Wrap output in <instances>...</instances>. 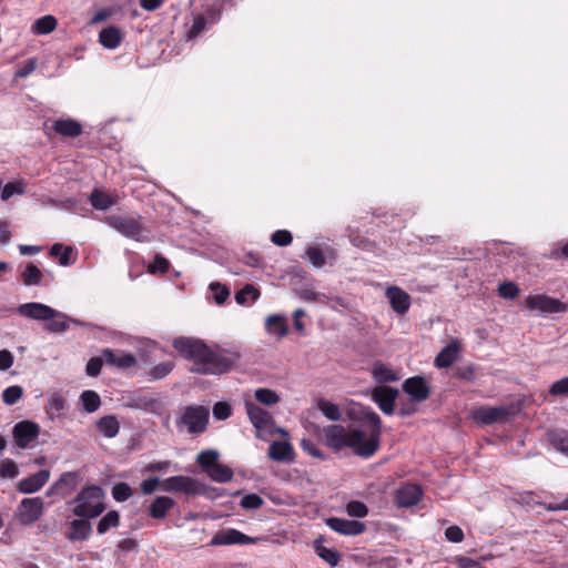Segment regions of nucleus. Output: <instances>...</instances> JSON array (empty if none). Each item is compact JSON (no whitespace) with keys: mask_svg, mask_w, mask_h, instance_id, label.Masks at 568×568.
<instances>
[{"mask_svg":"<svg viewBox=\"0 0 568 568\" xmlns=\"http://www.w3.org/2000/svg\"><path fill=\"white\" fill-rule=\"evenodd\" d=\"M99 432L106 438H113L119 434L120 423L114 415H106L97 422Z\"/></svg>","mask_w":568,"mask_h":568,"instance_id":"nucleus-29","label":"nucleus"},{"mask_svg":"<svg viewBox=\"0 0 568 568\" xmlns=\"http://www.w3.org/2000/svg\"><path fill=\"white\" fill-rule=\"evenodd\" d=\"M108 222L118 232L134 240H139L142 233L141 223L130 216H110Z\"/></svg>","mask_w":568,"mask_h":568,"instance_id":"nucleus-13","label":"nucleus"},{"mask_svg":"<svg viewBox=\"0 0 568 568\" xmlns=\"http://www.w3.org/2000/svg\"><path fill=\"white\" fill-rule=\"evenodd\" d=\"M454 377L471 383L476 378V368L473 364L458 366L454 371Z\"/></svg>","mask_w":568,"mask_h":568,"instance_id":"nucleus-50","label":"nucleus"},{"mask_svg":"<svg viewBox=\"0 0 568 568\" xmlns=\"http://www.w3.org/2000/svg\"><path fill=\"white\" fill-rule=\"evenodd\" d=\"M210 418V410L202 405H190L184 408L183 414L176 422L184 425L190 434H202L206 430Z\"/></svg>","mask_w":568,"mask_h":568,"instance_id":"nucleus-4","label":"nucleus"},{"mask_svg":"<svg viewBox=\"0 0 568 568\" xmlns=\"http://www.w3.org/2000/svg\"><path fill=\"white\" fill-rule=\"evenodd\" d=\"M92 532V525L90 519L79 518L69 523V528L65 532V538L70 541H81L90 537Z\"/></svg>","mask_w":568,"mask_h":568,"instance_id":"nucleus-22","label":"nucleus"},{"mask_svg":"<svg viewBox=\"0 0 568 568\" xmlns=\"http://www.w3.org/2000/svg\"><path fill=\"white\" fill-rule=\"evenodd\" d=\"M325 523L332 530L345 536H357L366 530V525L358 520L329 517Z\"/></svg>","mask_w":568,"mask_h":568,"instance_id":"nucleus-14","label":"nucleus"},{"mask_svg":"<svg viewBox=\"0 0 568 568\" xmlns=\"http://www.w3.org/2000/svg\"><path fill=\"white\" fill-rule=\"evenodd\" d=\"M39 434L40 426L31 420L19 422L12 429L14 443L21 449L30 447L31 443L38 438Z\"/></svg>","mask_w":568,"mask_h":568,"instance_id":"nucleus-7","label":"nucleus"},{"mask_svg":"<svg viewBox=\"0 0 568 568\" xmlns=\"http://www.w3.org/2000/svg\"><path fill=\"white\" fill-rule=\"evenodd\" d=\"M398 396V390L389 386H379L373 389L372 398L378 405L379 409L386 414L394 413L395 402Z\"/></svg>","mask_w":568,"mask_h":568,"instance_id":"nucleus-11","label":"nucleus"},{"mask_svg":"<svg viewBox=\"0 0 568 568\" xmlns=\"http://www.w3.org/2000/svg\"><path fill=\"white\" fill-rule=\"evenodd\" d=\"M19 475V469L17 464L6 458L0 463V476L2 478H16Z\"/></svg>","mask_w":568,"mask_h":568,"instance_id":"nucleus-52","label":"nucleus"},{"mask_svg":"<svg viewBox=\"0 0 568 568\" xmlns=\"http://www.w3.org/2000/svg\"><path fill=\"white\" fill-rule=\"evenodd\" d=\"M386 297L388 298L392 310L399 316L408 312L412 298L406 291L398 286H390L386 290Z\"/></svg>","mask_w":568,"mask_h":568,"instance_id":"nucleus-18","label":"nucleus"},{"mask_svg":"<svg viewBox=\"0 0 568 568\" xmlns=\"http://www.w3.org/2000/svg\"><path fill=\"white\" fill-rule=\"evenodd\" d=\"M42 205H51L57 206L63 210H72L75 206V200L67 199V200H55L49 196H42L40 200Z\"/></svg>","mask_w":568,"mask_h":568,"instance_id":"nucleus-57","label":"nucleus"},{"mask_svg":"<svg viewBox=\"0 0 568 568\" xmlns=\"http://www.w3.org/2000/svg\"><path fill=\"white\" fill-rule=\"evenodd\" d=\"M103 357H92L89 359L85 366V373L91 377H97L101 373L103 366Z\"/></svg>","mask_w":568,"mask_h":568,"instance_id":"nucleus-61","label":"nucleus"},{"mask_svg":"<svg viewBox=\"0 0 568 568\" xmlns=\"http://www.w3.org/2000/svg\"><path fill=\"white\" fill-rule=\"evenodd\" d=\"M174 367V364L172 362H163L150 369L148 375L150 376L151 381H159L168 376Z\"/></svg>","mask_w":568,"mask_h":568,"instance_id":"nucleus-46","label":"nucleus"},{"mask_svg":"<svg viewBox=\"0 0 568 568\" xmlns=\"http://www.w3.org/2000/svg\"><path fill=\"white\" fill-rule=\"evenodd\" d=\"M424 493L419 485L405 484L395 493V503L400 508H409L419 503Z\"/></svg>","mask_w":568,"mask_h":568,"instance_id":"nucleus-12","label":"nucleus"},{"mask_svg":"<svg viewBox=\"0 0 568 568\" xmlns=\"http://www.w3.org/2000/svg\"><path fill=\"white\" fill-rule=\"evenodd\" d=\"M498 294L504 298L513 300L519 294V288L513 282H505L498 286Z\"/></svg>","mask_w":568,"mask_h":568,"instance_id":"nucleus-59","label":"nucleus"},{"mask_svg":"<svg viewBox=\"0 0 568 568\" xmlns=\"http://www.w3.org/2000/svg\"><path fill=\"white\" fill-rule=\"evenodd\" d=\"M232 415V407L226 402H217L213 406V416L217 420H225Z\"/></svg>","mask_w":568,"mask_h":568,"instance_id":"nucleus-56","label":"nucleus"},{"mask_svg":"<svg viewBox=\"0 0 568 568\" xmlns=\"http://www.w3.org/2000/svg\"><path fill=\"white\" fill-rule=\"evenodd\" d=\"M170 262L161 254H155L152 263L148 265V272L152 275H164L170 270Z\"/></svg>","mask_w":568,"mask_h":568,"instance_id":"nucleus-43","label":"nucleus"},{"mask_svg":"<svg viewBox=\"0 0 568 568\" xmlns=\"http://www.w3.org/2000/svg\"><path fill=\"white\" fill-rule=\"evenodd\" d=\"M120 523V515L116 510L108 511L98 523L97 531L100 535L105 534L111 528L118 527Z\"/></svg>","mask_w":568,"mask_h":568,"instance_id":"nucleus-39","label":"nucleus"},{"mask_svg":"<svg viewBox=\"0 0 568 568\" xmlns=\"http://www.w3.org/2000/svg\"><path fill=\"white\" fill-rule=\"evenodd\" d=\"M23 395V388L19 385L7 387L2 393V400L7 405L16 404Z\"/></svg>","mask_w":568,"mask_h":568,"instance_id":"nucleus-48","label":"nucleus"},{"mask_svg":"<svg viewBox=\"0 0 568 568\" xmlns=\"http://www.w3.org/2000/svg\"><path fill=\"white\" fill-rule=\"evenodd\" d=\"M72 253H73V247L72 246H64L61 243L53 244L51 246L50 251H49V255L52 256V257H58L59 258V263L62 266H68V265H70L72 263L71 262V254Z\"/></svg>","mask_w":568,"mask_h":568,"instance_id":"nucleus-35","label":"nucleus"},{"mask_svg":"<svg viewBox=\"0 0 568 568\" xmlns=\"http://www.w3.org/2000/svg\"><path fill=\"white\" fill-rule=\"evenodd\" d=\"M43 500L40 497L24 498L18 507V519L22 525L36 523L43 513Z\"/></svg>","mask_w":568,"mask_h":568,"instance_id":"nucleus-9","label":"nucleus"},{"mask_svg":"<svg viewBox=\"0 0 568 568\" xmlns=\"http://www.w3.org/2000/svg\"><path fill=\"white\" fill-rule=\"evenodd\" d=\"M69 317L58 312V315L45 323L44 328L49 332L62 333L69 328Z\"/></svg>","mask_w":568,"mask_h":568,"instance_id":"nucleus-44","label":"nucleus"},{"mask_svg":"<svg viewBox=\"0 0 568 568\" xmlns=\"http://www.w3.org/2000/svg\"><path fill=\"white\" fill-rule=\"evenodd\" d=\"M1 200L8 201L13 194H22L23 187L20 183L9 182L3 187H1Z\"/></svg>","mask_w":568,"mask_h":568,"instance_id":"nucleus-62","label":"nucleus"},{"mask_svg":"<svg viewBox=\"0 0 568 568\" xmlns=\"http://www.w3.org/2000/svg\"><path fill=\"white\" fill-rule=\"evenodd\" d=\"M306 255H307L308 261L315 267H322L326 262L323 251L317 246H310L306 250Z\"/></svg>","mask_w":568,"mask_h":568,"instance_id":"nucleus-53","label":"nucleus"},{"mask_svg":"<svg viewBox=\"0 0 568 568\" xmlns=\"http://www.w3.org/2000/svg\"><path fill=\"white\" fill-rule=\"evenodd\" d=\"M525 307L529 311H539L541 313H561L566 311V304L558 298L545 294L528 295L525 300Z\"/></svg>","mask_w":568,"mask_h":568,"instance_id":"nucleus-6","label":"nucleus"},{"mask_svg":"<svg viewBox=\"0 0 568 568\" xmlns=\"http://www.w3.org/2000/svg\"><path fill=\"white\" fill-rule=\"evenodd\" d=\"M268 457L277 463H292L295 458L293 446L287 442L275 440L268 447Z\"/></svg>","mask_w":568,"mask_h":568,"instance_id":"nucleus-23","label":"nucleus"},{"mask_svg":"<svg viewBox=\"0 0 568 568\" xmlns=\"http://www.w3.org/2000/svg\"><path fill=\"white\" fill-rule=\"evenodd\" d=\"M49 478L50 471L48 469H41L38 473L20 480L17 488L22 494H32L40 490L47 484Z\"/></svg>","mask_w":568,"mask_h":568,"instance_id":"nucleus-20","label":"nucleus"},{"mask_svg":"<svg viewBox=\"0 0 568 568\" xmlns=\"http://www.w3.org/2000/svg\"><path fill=\"white\" fill-rule=\"evenodd\" d=\"M175 507V501L169 496L155 497L148 508V515L156 520L164 519Z\"/></svg>","mask_w":568,"mask_h":568,"instance_id":"nucleus-24","label":"nucleus"},{"mask_svg":"<svg viewBox=\"0 0 568 568\" xmlns=\"http://www.w3.org/2000/svg\"><path fill=\"white\" fill-rule=\"evenodd\" d=\"M324 538L321 536L314 541V550L316 555L327 562L331 567H335L341 560V554L334 548H327L323 545Z\"/></svg>","mask_w":568,"mask_h":568,"instance_id":"nucleus-28","label":"nucleus"},{"mask_svg":"<svg viewBox=\"0 0 568 568\" xmlns=\"http://www.w3.org/2000/svg\"><path fill=\"white\" fill-rule=\"evenodd\" d=\"M266 329L270 334L275 335L278 339L287 335V324L285 317L281 315H270L265 322Z\"/></svg>","mask_w":568,"mask_h":568,"instance_id":"nucleus-31","label":"nucleus"},{"mask_svg":"<svg viewBox=\"0 0 568 568\" xmlns=\"http://www.w3.org/2000/svg\"><path fill=\"white\" fill-rule=\"evenodd\" d=\"M161 483L162 481H160V479L158 477H150L148 479H144L140 484L141 491L144 495H151V494H153L156 490V488L159 486H161Z\"/></svg>","mask_w":568,"mask_h":568,"instance_id":"nucleus-63","label":"nucleus"},{"mask_svg":"<svg viewBox=\"0 0 568 568\" xmlns=\"http://www.w3.org/2000/svg\"><path fill=\"white\" fill-rule=\"evenodd\" d=\"M206 18L203 14H197L194 17L193 23L186 33V38L189 40L195 39L200 36L206 28Z\"/></svg>","mask_w":568,"mask_h":568,"instance_id":"nucleus-49","label":"nucleus"},{"mask_svg":"<svg viewBox=\"0 0 568 568\" xmlns=\"http://www.w3.org/2000/svg\"><path fill=\"white\" fill-rule=\"evenodd\" d=\"M245 410L251 423L257 430H268L274 425L272 415L258 405L246 400Z\"/></svg>","mask_w":568,"mask_h":568,"instance_id":"nucleus-16","label":"nucleus"},{"mask_svg":"<svg viewBox=\"0 0 568 568\" xmlns=\"http://www.w3.org/2000/svg\"><path fill=\"white\" fill-rule=\"evenodd\" d=\"M102 357L108 365L122 369L132 367L136 364L135 356L132 353H125L123 351L105 348L102 351Z\"/></svg>","mask_w":568,"mask_h":568,"instance_id":"nucleus-21","label":"nucleus"},{"mask_svg":"<svg viewBox=\"0 0 568 568\" xmlns=\"http://www.w3.org/2000/svg\"><path fill=\"white\" fill-rule=\"evenodd\" d=\"M549 443L560 453L568 456V432L555 430L548 434Z\"/></svg>","mask_w":568,"mask_h":568,"instance_id":"nucleus-40","label":"nucleus"},{"mask_svg":"<svg viewBox=\"0 0 568 568\" xmlns=\"http://www.w3.org/2000/svg\"><path fill=\"white\" fill-rule=\"evenodd\" d=\"M219 452L209 449L201 452L196 457V462L202 470L207 474L219 463Z\"/></svg>","mask_w":568,"mask_h":568,"instance_id":"nucleus-37","label":"nucleus"},{"mask_svg":"<svg viewBox=\"0 0 568 568\" xmlns=\"http://www.w3.org/2000/svg\"><path fill=\"white\" fill-rule=\"evenodd\" d=\"M549 394L554 396H568V376L552 383Z\"/></svg>","mask_w":568,"mask_h":568,"instance_id":"nucleus-60","label":"nucleus"},{"mask_svg":"<svg viewBox=\"0 0 568 568\" xmlns=\"http://www.w3.org/2000/svg\"><path fill=\"white\" fill-rule=\"evenodd\" d=\"M124 40V32L116 26H108L99 32L100 44L109 50L116 49Z\"/></svg>","mask_w":568,"mask_h":568,"instance_id":"nucleus-25","label":"nucleus"},{"mask_svg":"<svg viewBox=\"0 0 568 568\" xmlns=\"http://www.w3.org/2000/svg\"><path fill=\"white\" fill-rule=\"evenodd\" d=\"M445 537L450 542H460L464 539V531L460 527L453 525L445 530Z\"/></svg>","mask_w":568,"mask_h":568,"instance_id":"nucleus-64","label":"nucleus"},{"mask_svg":"<svg viewBox=\"0 0 568 568\" xmlns=\"http://www.w3.org/2000/svg\"><path fill=\"white\" fill-rule=\"evenodd\" d=\"M346 513L351 517L363 518L367 516V506L359 500H352L346 505Z\"/></svg>","mask_w":568,"mask_h":568,"instance_id":"nucleus-51","label":"nucleus"},{"mask_svg":"<svg viewBox=\"0 0 568 568\" xmlns=\"http://www.w3.org/2000/svg\"><path fill=\"white\" fill-rule=\"evenodd\" d=\"M78 484V474L74 471L63 473L47 490V496L65 497Z\"/></svg>","mask_w":568,"mask_h":568,"instance_id":"nucleus-19","label":"nucleus"},{"mask_svg":"<svg viewBox=\"0 0 568 568\" xmlns=\"http://www.w3.org/2000/svg\"><path fill=\"white\" fill-rule=\"evenodd\" d=\"M18 313L37 321H49L58 315V312L52 307L36 302L21 304L18 307Z\"/></svg>","mask_w":568,"mask_h":568,"instance_id":"nucleus-17","label":"nucleus"},{"mask_svg":"<svg viewBox=\"0 0 568 568\" xmlns=\"http://www.w3.org/2000/svg\"><path fill=\"white\" fill-rule=\"evenodd\" d=\"M57 24L55 17L47 14L36 20L32 26V32L34 34H49L57 28Z\"/></svg>","mask_w":568,"mask_h":568,"instance_id":"nucleus-33","label":"nucleus"},{"mask_svg":"<svg viewBox=\"0 0 568 568\" xmlns=\"http://www.w3.org/2000/svg\"><path fill=\"white\" fill-rule=\"evenodd\" d=\"M161 489L165 493H183L187 496H196L203 493V486L193 477L171 476L161 483Z\"/></svg>","mask_w":568,"mask_h":568,"instance_id":"nucleus-5","label":"nucleus"},{"mask_svg":"<svg viewBox=\"0 0 568 568\" xmlns=\"http://www.w3.org/2000/svg\"><path fill=\"white\" fill-rule=\"evenodd\" d=\"M260 297V291L252 284H246L235 294V301L240 305H244L250 298L254 302Z\"/></svg>","mask_w":568,"mask_h":568,"instance_id":"nucleus-45","label":"nucleus"},{"mask_svg":"<svg viewBox=\"0 0 568 568\" xmlns=\"http://www.w3.org/2000/svg\"><path fill=\"white\" fill-rule=\"evenodd\" d=\"M210 290L213 292L217 304H223L230 296V290L219 282L211 283Z\"/></svg>","mask_w":568,"mask_h":568,"instance_id":"nucleus-55","label":"nucleus"},{"mask_svg":"<svg viewBox=\"0 0 568 568\" xmlns=\"http://www.w3.org/2000/svg\"><path fill=\"white\" fill-rule=\"evenodd\" d=\"M21 281L24 285H40L43 278V273L33 263H28L24 270L21 272Z\"/></svg>","mask_w":568,"mask_h":568,"instance_id":"nucleus-32","label":"nucleus"},{"mask_svg":"<svg viewBox=\"0 0 568 568\" xmlns=\"http://www.w3.org/2000/svg\"><path fill=\"white\" fill-rule=\"evenodd\" d=\"M81 403L83 408L88 413H94L99 409L101 405V398L99 394L94 390H84L80 395Z\"/></svg>","mask_w":568,"mask_h":568,"instance_id":"nucleus-41","label":"nucleus"},{"mask_svg":"<svg viewBox=\"0 0 568 568\" xmlns=\"http://www.w3.org/2000/svg\"><path fill=\"white\" fill-rule=\"evenodd\" d=\"M264 504V500L257 494H247L245 495L240 503V506L244 509H258Z\"/></svg>","mask_w":568,"mask_h":568,"instance_id":"nucleus-54","label":"nucleus"},{"mask_svg":"<svg viewBox=\"0 0 568 568\" xmlns=\"http://www.w3.org/2000/svg\"><path fill=\"white\" fill-rule=\"evenodd\" d=\"M111 494L116 501L123 503L133 495V490L126 483H116L112 487Z\"/></svg>","mask_w":568,"mask_h":568,"instance_id":"nucleus-47","label":"nucleus"},{"mask_svg":"<svg viewBox=\"0 0 568 568\" xmlns=\"http://www.w3.org/2000/svg\"><path fill=\"white\" fill-rule=\"evenodd\" d=\"M233 470L227 465H223L217 463L213 466L212 469L207 473V476L216 483H229L233 478Z\"/></svg>","mask_w":568,"mask_h":568,"instance_id":"nucleus-34","label":"nucleus"},{"mask_svg":"<svg viewBox=\"0 0 568 568\" xmlns=\"http://www.w3.org/2000/svg\"><path fill=\"white\" fill-rule=\"evenodd\" d=\"M510 416V409L504 406L496 407H480L473 414L475 420L484 424L491 425L494 423L505 422Z\"/></svg>","mask_w":568,"mask_h":568,"instance_id":"nucleus-15","label":"nucleus"},{"mask_svg":"<svg viewBox=\"0 0 568 568\" xmlns=\"http://www.w3.org/2000/svg\"><path fill=\"white\" fill-rule=\"evenodd\" d=\"M403 390L409 395L412 402L422 403L428 399L430 388L423 376H414L407 378L403 385Z\"/></svg>","mask_w":568,"mask_h":568,"instance_id":"nucleus-10","label":"nucleus"},{"mask_svg":"<svg viewBox=\"0 0 568 568\" xmlns=\"http://www.w3.org/2000/svg\"><path fill=\"white\" fill-rule=\"evenodd\" d=\"M173 348L194 366L191 373L200 375H221L233 369L241 354L237 351L211 347L204 341L194 337H176Z\"/></svg>","mask_w":568,"mask_h":568,"instance_id":"nucleus-2","label":"nucleus"},{"mask_svg":"<svg viewBox=\"0 0 568 568\" xmlns=\"http://www.w3.org/2000/svg\"><path fill=\"white\" fill-rule=\"evenodd\" d=\"M372 375L373 378L378 384H385L390 382H397L400 377L399 374L387 366H385L383 363L377 362L373 365L372 368Z\"/></svg>","mask_w":568,"mask_h":568,"instance_id":"nucleus-30","label":"nucleus"},{"mask_svg":"<svg viewBox=\"0 0 568 568\" xmlns=\"http://www.w3.org/2000/svg\"><path fill=\"white\" fill-rule=\"evenodd\" d=\"M257 537H250L235 528L217 531L210 541L211 546L248 545L256 544Z\"/></svg>","mask_w":568,"mask_h":568,"instance_id":"nucleus-8","label":"nucleus"},{"mask_svg":"<svg viewBox=\"0 0 568 568\" xmlns=\"http://www.w3.org/2000/svg\"><path fill=\"white\" fill-rule=\"evenodd\" d=\"M358 419L367 422V430L354 428L351 432H346L342 425L325 426L323 428L325 445L335 452L352 448L355 455L363 458L373 456L379 448L382 435L381 417L372 408L361 406Z\"/></svg>","mask_w":568,"mask_h":568,"instance_id":"nucleus-1","label":"nucleus"},{"mask_svg":"<svg viewBox=\"0 0 568 568\" xmlns=\"http://www.w3.org/2000/svg\"><path fill=\"white\" fill-rule=\"evenodd\" d=\"M271 241L277 246H287L292 243L293 236L287 230H277L272 234Z\"/></svg>","mask_w":568,"mask_h":568,"instance_id":"nucleus-58","label":"nucleus"},{"mask_svg":"<svg viewBox=\"0 0 568 568\" xmlns=\"http://www.w3.org/2000/svg\"><path fill=\"white\" fill-rule=\"evenodd\" d=\"M89 200L91 205L99 211H105L114 204L112 197L100 190H94Z\"/></svg>","mask_w":568,"mask_h":568,"instance_id":"nucleus-36","label":"nucleus"},{"mask_svg":"<svg viewBox=\"0 0 568 568\" xmlns=\"http://www.w3.org/2000/svg\"><path fill=\"white\" fill-rule=\"evenodd\" d=\"M103 498L104 491L101 487L95 485L83 487L77 497L70 501L74 505L73 515L79 518H97L105 510Z\"/></svg>","mask_w":568,"mask_h":568,"instance_id":"nucleus-3","label":"nucleus"},{"mask_svg":"<svg viewBox=\"0 0 568 568\" xmlns=\"http://www.w3.org/2000/svg\"><path fill=\"white\" fill-rule=\"evenodd\" d=\"M459 342L453 341L446 345L435 357L434 364L438 368H447L457 361L459 355Z\"/></svg>","mask_w":568,"mask_h":568,"instance_id":"nucleus-26","label":"nucleus"},{"mask_svg":"<svg viewBox=\"0 0 568 568\" xmlns=\"http://www.w3.org/2000/svg\"><path fill=\"white\" fill-rule=\"evenodd\" d=\"M317 408L324 414V416L332 420L338 422L342 419V412L338 405L331 403L324 398L317 400Z\"/></svg>","mask_w":568,"mask_h":568,"instance_id":"nucleus-38","label":"nucleus"},{"mask_svg":"<svg viewBox=\"0 0 568 568\" xmlns=\"http://www.w3.org/2000/svg\"><path fill=\"white\" fill-rule=\"evenodd\" d=\"M254 396L258 403L265 406H273L280 402L278 394L270 388H257Z\"/></svg>","mask_w":568,"mask_h":568,"instance_id":"nucleus-42","label":"nucleus"},{"mask_svg":"<svg viewBox=\"0 0 568 568\" xmlns=\"http://www.w3.org/2000/svg\"><path fill=\"white\" fill-rule=\"evenodd\" d=\"M52 130L63 138H75L82 133V125L73 119H60L54 121Z\"/></svg>","mask_w":568,"mask_h":568,"instance_id":"nucleus-27","label":"nucleus"}]
</instances>
